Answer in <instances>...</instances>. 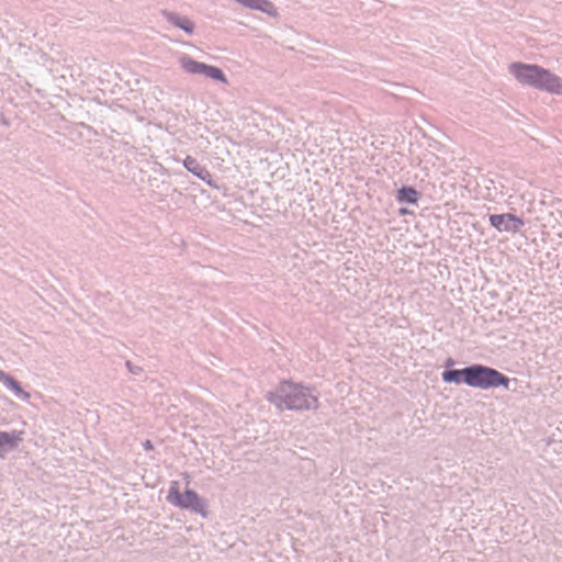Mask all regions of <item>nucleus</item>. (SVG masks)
I'll return each mask as SVG.
<instances>
[{"label":"nucleus","instance_id":"f257e3e1","mask_svg":"<svg viewBox=\"0 0 562 562\" xmlns=\"http://www.w3.org/2000/svg\"><path fill=\"white\" fill-rule=\"evenodd\" d=\"M265 400L279 412L286 411H317L319 407V392L315 386L282 379L274 390L267 391Z\"/></svg>","mask_w":562,"mask_h":562},{"label":"nucleus","instance_id":"f03ea898","mask_svg":"<svg viewBox=\"0 0 562 562\" xmlns=\"http://www.w3.org/2000/svg\"><path fill=\"white\" fill-rule=\"evenodd\" d=\"M509 74L522 86L550 94H562V79L538 64L514 61L508 66Z\"/></svg>","mask_w":562,"mask_h":562},{"label":"nucleus","instance_id":"7ed1b4c3","mask_svg":"<svg viewBox=\"0 0 562 562\" xmlns=\"http://www.w3.org/2000/svg\"><path fill=\"white\" fill-rule=\"evenodd\" d=\"M517 379H512L497 369L483 364H469V387L482 391L503 387L507 391H516Z\"/></svg>","mask_w":562,"mask_h":562},{"label":"nucleus","instance_id":"20e7f679","mask_svg":"<svg viewBox=\"0 0 562 562\" xmlns=\"http://www.w3.org/2000/svg\"><path fill=\"white\" fill-rule=\"evenodd\" d=\"M166 501L175 507L200 515L203 518H207L210 516L207 501L200 496L196 491L188 486H186L183 492H180L178 481H171Z\"/></svg>","mask_w":562,"mask_h":562},{"label":"nucleus","instance_id":"39448f33","mask_svg":"<svg viewBox=\"0 0 562 562\" xmlns=\"http://www.w3.org/2000/svg\"><path fill=\"white\" fill-rule=\"evenodd\" d=\"M179 64L181 68L190 75H202L205 78L228 85V79L225 72L217 66L195 60L194 58L186 54L179 58Z\"/></svg>","mask_w":562,"mask_h":562},{"label":"nucleus","instance_id":"423d86ee","mask_svg":"<svg viewBox=\"0 0 562 562\" xmlns=\"http://www.w3.org/2000/svg\"><path fill=\"white\" fill-rule=\"evenodd\" d=\"M488 223L498 232L516 234L525 226V220L514 213L490 214Z\"/></svg>","mask_w":562,"mask_h":562},{"label":"nucleus","instance_id":"0eeeda50","mask_svg":"<svg viewBox=\"0 0 562 562\" xmlns=\"http://www.w3.org/2000/svg\"><path fill=\"white\" fill-rule=\"evenodd\" d=\"M183 167L195 176L198 179L205 182L212 189H220V186L213 180L210 171L202 166L194 157L187 156L182 161Z\"/></svg>","mask_w":562,"mask_h":562},{"label":"nucleus","instance_id":"6e6552de","mask_svg":"<svg viewBox=\"0 0 562 562\" xmlns=\"http://www.w3.org/2000/svg\"><path fill=\"white\" fill-rule=\"evenodd\" d=\"M23 430H0V456L16 450L23 441Z\"/></svg>","mask_w":562,"mask_h":562},{"label":"nucleus","instance_id":"1a4fd4ad","mask_svg":"<svg viewBox=\"0 0 562 562\" xmlns=\"http://www.w3.org/2000/svg\"><path fill=\"white\" fill-rule=\"evenodd\" d=\"M161 15L177 29L182 30L186 34L192 35L195 30V23L187 15H181L173 11L162 10Z\"/></svg>","mask_w":562,"mask_h":562},{"label":"nucleus","instance_id":"9d476101","mask_svg":"<svg viewBox=\"0 0 562 562\" xmlns=\"http://www.w3.org/2000/svg\"><path fill=\"white\" fill-rule=\"evenodd\" d=\"M441 381L446 384L469 386V366L461 369L443 370Z\"/></svg>","mask_w":562,"mask_h":562},{"label":"nucleus","instance_id":"9b49d317","mask_svg":"<svg viewBox=\"0 0 562 562\" xmlns=\"http://www.w3.org/2000/svg\"><path fill=\"white\" fill-rule=\"evenodd\" d=\"M0 382L9 389L18 398L22 401L30 400V393L24 391L20 381H18L13 375L0 369Z\"/></svg>","mask_w":562,"mask_h":562},{"label":"nucleus","instance_id":"f8f14e48","mask_svg":"<svg viewBox=\"0 0 562 562\" xmlns=\"http://www.w3.org/2000/svg\"><path fill=\"white\" fill-rule=\"evenodd\" d=\"M422 195L414 186L403 184L396 190L395 200L401 204L417 205Z\"/></svg>","mask_w":562,"mask_h":562},{"label":"nucleus","instance_id":"ddd939ff","mask_svg":"<svg viewBox=\"0 0 562 562\" xmlns=\"http://www.w3.org/2000/svg\"><path fill=\"white\" fill-rule=\"evenodd\" d=\"M125 366L127 368V370L132 373V374H135V375H138L143 372V369L139 367V366H136L134 364L132 361L127 360L125 362Z\"/></svg>","mask_w":562,"mask_h":562},{"label":"nucleus","instance_id":"4468645a","mask_svg":"<svg viewBox=\"0 0 562 562\" xmlns=\"http://www.w3.org/2000/svg\"><path fill=\"white\" fill-rule=\"evenodd\" d=\"M457 361L452 357H448L443 361V370H453Z\"/></svg>","mask_w":562,"mask_h":562},{"label":"nucleus","instance_id":"2eb2a0df","mask_svg":"<svg viewBox=\"0 0 562 562\" xmlns=\"http://www.w3.org/2000/svg\"><path fill=\"white\" fill-rule=\"evenodd\" d=\"M142 446L144 448L145 451H151L154 450V443L151 442V440L149 439H146L145 441L142 442Z\"/></svg>","mask_w":562,"mask_h":562},{"label":"nucleus","instance_id":"dca6fc26","mask_svg":"<svg viewBox=\"0 0 562 562\" xmlns=\"http://www.w3.org/2000/svg\"><path fill=\"white\" fill-rule=\"evenodd\" d=\"M0 123L3 125H9V121L2 114H0Z\"/></svg>","mask_w":562,"mask_h":562},{"label":"nucleus","instance_id":"f3484780","mask_svg":"<svg viewBox=\"0 0 562 562\" xmlns=\"http://www.w3.org/2000/svg\"><path fill=\"white\" fill-rule=\"evenodd\" d=\"M408 213H411V212L407 209H401L400 210V214H402V215H405V214H408Z\"/></svg>","mask_w":562,"mask_h":562}]
</instances>
